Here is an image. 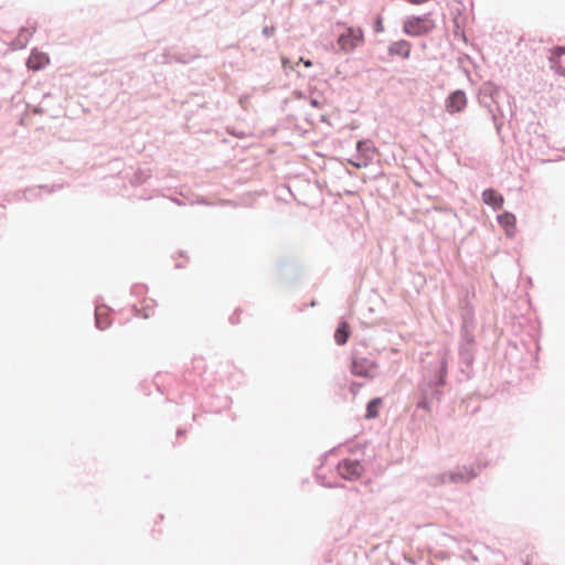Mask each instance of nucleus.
Returning a JSON list of instances; mask_svg holds the SVG:
<instances>
[{
  "instance_id": "f257e3e1",
  "label": "nucleus",
  "mask_w": 565,
  "mask_h": 565,
  "mask_svg": "<svg viewBox=\"0 0 565 565\" xmlns=\"http://www.w3.org/2000/svg\"><path fill=\"white\" fill-rule=\"evenodd\" d=\"M448 359L445 353L434 367H429L418 384L419 399L417 408L430 412L433 403L439 402L443 396L441 387L446 384Z\"/></svg>"
},
{
  "instance_id": "f03ea898",
  "label": "nucleus",
  "mask_w": 565,
  "mask_h": 565,
  "mask_svg": "<svg viewBox=\"0 0 565 565\" xmlns=\"http://www.w3.org/2000/svg\"><path fill=\"white\" fill-rule=\"evenodd\" d=\"M480 470V466L477 468L472 466H459L450 472L438 473L431 477L430 483L433 486L445 484L447 482L468 483L479 475Z\"/></svg>"
},
{
  "instance_id": "7ed1b4c3",
  "label": "nucleus",
  "mask_w": 565,
  "mask_h": 565,
  "mask_svg": "<svg viewBox=\"0 0 565 565\" xmlns=\"http://www.w3.org/2000/svg\"><path fill=\"white\" fill-rule=\"evenodd\" d=\"M435 28L434 21L429 14L414 15L407 18L403 23V32L411 36H422L428 34Z\"/></svg>"
},
{
  "instance_id": "20e7f679",
  "label": "nucleus",
  "mask_w": 565,
  "mask_h": 565,
  "mask_svg": "<svg viewBox=\"0 0 565 565\" xmlns=\"http://www.w3.org/2000/svg\"><path fill=\"white\" fill-rule=\"evenodd\" d=\"M350 370L353 375L366 379H373L379 373V366L374 361L356 353L352 354Z\"/></svg>"
},
{
  "instance_id": "39448f33",
  "label": "nucleus",
  "mask_w": 565,
  "mask_h": 565,
  "mask_svg": "<svg viewBox=\"0 0 565 565\" xmlns=\"http://www.w3.org/2000/svg\"><path fill=\"white\" fill-rule=\"evenodd\" d=\"M337 470L342 479L355 481L362 476L364 468L359 460L343 459L338 463Z\"/></svg>"
},
{
  "instance_id": "423d86ee",
  "label": "nucleus",
  "mask_w": 565,
  "mask_h": 565,
  "mask_svg": "<svg viewBox=\"0 0 565 565\" xmlns=\"http://www.w3.org/2000/svg\"><path fill=\"white\" fill-rule=\"evenodd\" d=\"M362 40L363 32L361 29L347 28L345 31L339 35L338 44L342 51L351 52L359 46Z\"/></svg>"
},
{
  "instance_id": "0eeeda50",
  "label": "nucleus",
  "mask_w": 565,
  "mask_h": 565,
  "mask_svg": "<svg viewBox=\"0 0 565 565\" xmlns=\"http://www.w3.org/2000/svg\"><path fill=\"white\" fill-rule=\"evenodd\" d=\"M467 105V97L463 90H455L446 100L447 111L450 114L461 111Z\"/></svg>"
},
{
  "instance_id": "6e6552de",
  "label": "nucleus",
  "mask_w": 565,
  "mask_h": 565,
  "mask_svg": "<svg viewBox=\"0 0 565 565\" xmlns=\"http://www.w3.org/2000/svg\"><path fill=\"white\" fill-rule=\"evenodd\" d=\"M479 102L482 106H484L488 109V113L490 114L491 119L494 124L495 130L498 134H500L503 122L500 121L499 118L503 117V113L499 106L493 108V105H497V98H494V102H491V99L489 98H479Z\"/></svg>"
},
{
  "instance_id": "1a4fd4ad",
  "label": "nucleus",
  "mask_w": 565,
  "mask_h": 565,
  "mask_svg": "<svg viewBox=\"0 0 565 565\" xmlns=\"http://www.w3.org/2000/svg\"><path fill=\"white\" fill-rule=\"evenodd\" d=\"M460 313L462 319V326H475V310L469 300L468 291L460 301Z\"/></svg>"
},
{
  "instance_id": "9d476101",
  "label": "nucleus",
  "mask_w": 565,
  "mask_h": 565,
  "mask_svg": "<svg viewBox=\"0 0 565 565\" xmlns=\"http://www.w3.org/2000/svg\"><path fill=\"white\" fill-rule=\"evenodd\" d=\"M551 67L559 75H565V47H556L550 56Z\"/></svg>"
},
{
  "instance_id": "9b49d317",
  "label": "nucleus",
  "mask_w": 565,
  "mask_h": 565,
  "mask_svg": "<svg viewBox=\"0 0 565 565\" xmlns=\"http://www.w3.org/2000/svg\"><path fill=\"white\" fill-rule=\"evenodd\" d=\"M388 54L391 56L397 55L403 58H408L411 54V43L406 40L392 42L388 46Z\"/></svg>"
},
{
  "instance_id": "f8f14e48",
  "label": "nucleus",
  "mask_w": 565,
  "mask_h": 565,
  "mask_svg": "<svg viewBox=\"0 0 565 565\" xmlns=\"http://www.w3.org/2000/svg\"><path fill=\"white\" fill-rule=\"evenodd\" d=\"M482 200L487 205L492 206L494 210H499L503 205V196L493 189H486L482 192Z\"/></svg>"
},
{
  "instance_id": "ddd939ff",
  "label": "nucleus",
  "mask_w": 565,
  "mask_h": 565,
  "mask_svg": "<svg viewBox=\"0 0 565 565\" xmlns=\"http://www.w3.org/2000/svg\"><path fill=\"white\" fill-rule=\"evenodd\" d=\"M108 308L106 306H96L95 309V326L99 330H105L110 326V321L107 318Z\"/></svg>"
},
{
  "instance_id": "4468645a",
  "label": "nucleus",
  "mask_w": 565,
  "mask_h": 565,
  "mask_svg": "<svg viewBox=\"0 0 565 565\" xmlns=\"http://www.w3.org/2000/svg\"><path fill=\"white\" fill-rule=\"evenodd\" d=\"M350 337V327L345 321H341L334 332V341L338 345L347 343Z\"/></svg>"
},
{
  "instance_id": "2eb2a0df",
  "label": "nucleus",
  "mask_w": 565,
  "mask_h": 565,
  "mask_svg": "<svg viewBox=\"0 0 565 565\" xmlns=\"http://www.w3.org/2000/svg\"><path fill=\"white\" fill-rule=\"evenodd\" d=\"M499 95V88L492 83H484L479 90V98H489L494 102Z\"/></svg>"
},
{
  "instance_id": "dca6fc26",
  "label": "nucleus",
  "mask_w": 565,
  "mask_h": 565,
  "mask_svg": "<svg viewBox=\"0 0 565 565\" xmlns=\"http://www.w3.org/2000/svg\"><path fill=\"white\" fill-rule=\"evenodd\" d=\"M381 404H382V399L380 397L372 398L366 404L365 417L369 418V419L377 417V415H379V407H380Z\"/></svg>"
},
{
  "instance_id": "f3484780",
  "label": "nucleus",
  "mask_w": 565,
  "mask_h": 565,
  "mask_svg": "<svg viewBox=\"0 0 565 565\" xmlns=\"http://www.w3.org/2000/svg\"><path fill=\"white\" fill-rule=\"evenodd\" d=\"M459 355L462 363L470 365L473 361L472 345L460 344Z\"/></svg>"
},
{
  "instance_id": "a211bd4d",
  "label": "nucleus",
  "mask_w": 565,
  "mask_h": 565,
  "mask_svg": "<svg viewBox=\"0 0 565 565\" xmlns=\"http://www.w3.org/2000/svg\"><path fill=\"white\" fill-rule=\"evenodd\" d=\"M35 31V28L32 26V28H21L20 31H19V34L17 36V43L20 47H23L26 45L28 41H29V38L33 34V32Z\"/></svg>"
},
{
  "instance_id": "6ab92c4d",
  "label": "nucleus",
  "mask_w": 565,
  "mask_h": 565,
  "mask_svg": "<svg viewBox=\"0 0 565 565\" xmlns=\"http://www.w3.org/2000/svg\"><path fill=\"white\" fill-rule=\"evenodd\" d=\"M473 329H475V326H461V338H462L461 344L473 345V342H475Z\"/></svg>"
},
{
  "instance_id": "aec40b11",
  "label": "nucleus",
  "mask_w": 565,
  "mask_h": 565,
  "mask_svg": "<svg viewBox=\"0 0 565 565\" xmlns=\"http://www.w3.org/2000/svg\"><path fill=\"white\" fill-rule=\"evenodd\" d=\"M498 222L503 226L505 227L507 230V233L510 234L509 232V227H513L514 226V223H515V217L513 214L511 213H503L501 215H498Z\"/></svg>"
},
{
  "instance_id": "412c9836",
  "label": "nucleus",
  "mask_w": 565,
  "mask_h": 565,
  "mask_svg": "<svg viewBox=\"0 0 565 565\" xmlns=\"http://www.w3.org/2000/svg\"><path fill=\"white\" fill-rule=\"evenodd\" d=\"M46 189L45 186H38V188H30L24 191V198L25 200H33L35 199L42 190Z\"/></svg>"
},
{
  "instance_id": "4be33fe9",
  "label": "nucleus",
  "mask_w": 565,
  "mask_h": 565,
  "mask_svg": "<svg viewBox=\"0 0 565 565\" xmlns=\"http://www.w3.org/2000/svg\"><path fill=\"white\" fill-rule=\"evenodd\" d=\"M149 175L150 174L147 170H139L138 172H136L132 182L135 184H140V183L145 182L149 178Z\"/></svg>"
},
{
  "instance_id": "5701e85b",
  "label": "nucleus",
  "mask_w": 565,
  "mask_h": 565,
  "mask_svg": "<svg viewBox=\"0 0 565 565\" xmlns=\"http://www.w3.org/2000/svg\"><path fill=\"white\" fill-rule=\"evenodd\" d=\"M166 58L169 62L170 61H175V62H180V63H183V64L189 63L190 60H191V57H185V56H180V55L167 56Z\"/></svg>"
},
{
  "instance_id": "b1692460",
  "label": "nucleus",
  "mask_w": 565,
  "mask_h": 565,
  "mask_svg": "<svg viewBox=\"0 0 565 565\" xmlns=\"http://www.w3.org/2000/svg\"><path fill=\"white\" fill-rule=\"evenodd\" d=\"M383 31H384L383 19L381 15H377L375 23H374V32L381 33Z\"/></svg>"
},
{
  "instance_id": "393cba45",
  "label": "nucleus",
  "mask_w": 565,
  "mask_h": 565,
  "mask_svg": "<svg viewBox=\"0 0 565 565\" xmlns=\"http://www.w3.org/2000/svg\"><path fill=\"white\" fill-rule=\"evenodd\" d=\"M275 32V28L274 26H268L266 25L264 29H263V34L267 38L271 36Z\"/></svg>"
},
{
  "instance_id": "a878e982",
  "label": "nucleus",
  "mask_w": 565,
  "mask_h": 565,
  "mask_svg": "<svg viewBox=\"0 0 565 565\" xmlns=\"http://www.w3.org/2000/svg\"><path fill=\"white\" fill-rule=\"evenodd\" d=\"M143 311H145V312H143L142 317H143V318H146V319H147V318H149L150 316H152V313H153V310H152V309H150L149 307H146V308L143 309Z\"/></svg>"
},
{
  "instance_id": "bb28decb",
  "label": "nucleus",
  "mask_w": 565,
  "mask_h": 565,
  "mask_svg": "<svg viewBox=\"0 0 565 565\" xmlns=\"http://www.w3.org/2000/svg\"><path fill=\"white\" fill-rule=\"evenodd\" d=\"M299 62L303 63L305 66L310 67L312 66V62L310 60H303L302 57L299 60Z\"/></svg>"
},
{
  "instance_id": "cd10ccee",
  "label": "nucleus",
  "mask_w": 565,
  "mask_h": 565,
  "mask_svg": "<svg viewBox=\"0 0 565 565\" xmlns=\"http://www.w3.org/2000/svg\"><path fill=\"white\" fill-rule=\"evenodd\" d=\"M236 316H237V311H235L234 315L230 317L231 323L234 324V323L238 322V319L236 318Z\"/></svg>"
},
{
  "instance_id": "c85d7f7f",
  "label": "nucleus",
  "mask_w": 565,
  "mask_h": 565,
  "mask_svg": "<svg viewBox=\"0 0 565 565\" xmlns=\"http://www.w3.org/2000/svg\"><path fill=\"white\" fill-rule=\"evenodd\" d=\"M366 145H367V143H366L365 141H359V142H358V149H359V150H362V149H364V147H365Z\"/></svg>"
},
{
  "instance_id": "c756f323",
  "label": "nucleus",
  "mask_w": 565,
  "mask_h": 565,
  "mask_svg": "<svg viewBox=\"0 0 565 565\" xmlns=\"http://www.w3.org/2000/svg\"><path fill=\"white\" fill-rule=\"evenodd\" d=\"M171 201L174 202L178 205H183L184 203L180 201L178 198H171Z\"/></svg>"
},
{
  "instance_id": "7c9ffc66",
  "label": "nucleus",
  "mask_w": 565,
  "mask_h": 565,
  "mask_svg": "<svg viewBox=\"0 0 565 565\" xmlns=\"http://www.w3.org/2000/svg\"><path fill=\"white\" fill-rule=\"evenodd\" d=\"M184 434H185V430H184V429H182V428H179V429L177 430V436H182V435H184Z\"/></svg>"
},
{
  "instance_id": "2f4dec72",
  "label": "nucleus",
  "mask_w": 565,
  "mask_h": 565,
  "mask_svg": "<svg viewBox=\"0 0 565 565\" xmlns=\"http://www.w3.org/2000/svg\"><path fill=\"white\" fill-rule=\"evenodd\" d=\"M311 104H312L313 106H318V102H317L316 99H312V100H311Z\"/></svg>"
},
{
  "instance_id": "473e14b6",
  "label": "nucleus",
  "mask_w": 565,
  "mask_h": 565,
  "mask_svg": "<svg viewBox=\"0 0 565 565\" xmlns=\"http://www.w3.org/2000/svg\"><path fill=\"white\" fill-rule=\"evenodd\" d=\"M30 67H32V68H36V70H40V67H41V66H40V65H39V66H32V65H30Z\"/></svg>"
}]
</instances>
